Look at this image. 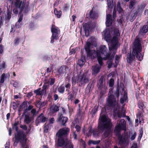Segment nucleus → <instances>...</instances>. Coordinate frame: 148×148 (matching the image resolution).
Returning a JSON list of instances; mask_svg holds the SVG:
<instances>
[{"instance_id":"1","label":"nucleus","mask_w":148,"mask_h":148,"mask_svg":"<svg viewBox=\"0 0 148 148\" xmlns=\"http://www.w3.org/2000/svg\"><path fill=\"white\" fill-rule=\"evenodd\" d=\"M95 39L92 38H89L86 42L85 49L87 53V56L90 58L93 59L97 57L99 64L101 65L103 64L102 60H106L110 59V54L107 52V48L105 45L101 46L100 48V53L94 50H90V48L92 47V46L96 47L97 44Z\"/></svg>"},{"instance_id":"2","label":"nucleus","mask_w":148,"mask_h":148,"mask_svg":"<svg viewBox=\"0 0 148 148\" xmlns=\"http://www.w3.org/2000/svg\"><path fill=\"white\" fill-rule=\"evenodd\" d=\"M98 128L100 133L106 130L104 133L102 137L105 140V147L108 148L111 144L110 132L109 130L111 128L112 123L110 119L108 116L103 115L100 116Z\"/></svg>"},{"instance_id":"3","label":"nucleus","mask_w":148,"mask_h":148,"mask_svg":"<svg viewBox=\"0 0 148 148\" xmlns=\"http://www.w3.org/2000/svg\"><path fill=\"white\" fill-rule=\"evenodd\" d=\"M142 47L140 40L138 39H136L134 42L133 46V55L131 53H128L127 55L128 61L129 63L135 59V56L140 61L143 60V55L140 53Z\"/></svg>"},{"instance_id":"4","label":"nucleus","mask_w":148,"mask_h":148,"mask_svg":"<svg viewBox=\"0 0 148 148\" xmlns=\"http://www.w3.org/2000/svg\"><path fill=\"white\" fill-rule=\"evenodd\" d=\"M103 33L104 34L105 39L107 42H111V45L110 47H109V49H116V46L117 45L118 37L119 36L120 33L119 30L115 29L114 32V36L112 39L110 35V30L107 29L103 31Z\"/></svg>"},{"instance_id":"5","label":"nucleus","mask_w":148,"mask_h":148,"mask_svg":"<svg viewBox=\"0 0 148 148\" xmlns=\"http://www.w3.org/2000/svg\"><path fill=\"white\" fill-rule=\"evenodd\" d=\"M110 92H109L108 94L109 96L107 100V104L109 106L114 109V114L118 116V117L120 118L121 117V114L117 111L119 108L118 101L116 100L114 96L110 95Z\"/></svg>"},{"instance_id":"6","label":"nucleus","mask_w":148,"mask_h":148,"mask_svg":"<svg viewBox=\"0 0 148 148\" xmlns=\"http://www.w3.org/2000/svg\"><path fill=\"white\" fill-rule=\"evenodd\" d=\"M78 74L77 76H74L72 78V83L75 84L76 83L79 84V85L81 86L84 85L89 81L88 75L87 73H85L82 74Z\"/></svg>"},{"instance_id":"7","label":"nucleus","mask_w":148,"mask_h":148,"mask_svg":"<svg viewBox=\"0 0 148 148\" xmlns=\"http://www.w3.org/2000/svg\"><path fill=\"white\" fill-rule=\"evenodd\" d=\"M27 139L25 136L19 133H17L15 135V141L14 145L16 146L17 144L20 142L21 144V148H29V146L26 144Z\"/></svg>"},{"instance_id":"8","label":"nucleus","mask_w":148,"mask_h":148,"mask_svg":"<svg viewBox=\"0 0 148 148\" xmlns=\"http://www.w3.org/2000/svg\"><path fill=\"white\" fill-rule=\"evenodd\" d=\"M8 0L12 3L13 2L12 0ZM15 6L16 8H19L21 12L23 11L24 13H27L29 10V3L27 2L24 3L21 0H15Z\"/></svg>"},{"instance_id":"9","label":"nucleus","mask_w":148,"mask_h":148,"mask_svg":"<svg viewBox=\"0 0 148 148\" xmlns=\"http://www.w3.org/2000/svg\"><path fill=\"white\" fill-rule=\"evenodd\" d=\"M57 145L58 146L62 147L63 148H73L71 142L65 137H58Z\"/></svg>"},{"instance_id":"10","label":"nucleus","mask_w":148,"mask_h":148,"mask_svg":"<svg viewBox=\"0 0 148 148\" xmlns=\"http://www.w3.org/2000/svg\"><path fill=\"white\" fill-rule=\"evenodd\" d=\"M51 32L52 33L51 36V42L53 43L54 40H57L58 38V34L60 33V31L58 28L54 25H52L51 27Z\"/></svg>"},{"instance_id":"11","label":"nucleus","mask_w":148,"mask_h":148,"mask_svg":"<svg viewBox=\"0 0 148 148\" xmlns=\"http://www.w3.org/2000/svg\"><path fill=\"white\" fill-rule=\"evenodd\" d=\"M69 131L70 129L69 128L64 127L60 129L56 133V136L58 137H65L66 136L69 134Z\"/></svg>"},{"instance_id":"12","label":"nucleus","mask_w":148,"mask_h":148,"mask_svg":"<svg viewBox=\"0 0 148 148\" xmlns=\"http://www.w3.org/2000/svg\"><path fill=\"white\" fill-rule=\"evenodd\" d=\"M69 71L68 67L65 65H63L58 68L56 71V75L62 76L65 74Z\"/></svg>"},{"instance_id":"13","label":"nucleus","mask_w":148,"mask_h":148,"mask_svg":"<svg viewBox=\"0 0 148 148\" xmlns=\"http://www.w3.org/2000/svg\"><path fill=\"white\" fill-rule=\"evenodd\" d=\"M68 120V118L66 117H64L62 114H59V117L58 118V121L62 123V125H64Z\"/></svg>"},{"instance_id":"14","label":"nucleus","mask_w":148,"mask_h":148,"mask_svg":"<svg viewBox=\"0 0 148 148\" xmlns=\"http://www.w3.org/2000/svg\"><path fill=\"white\" fill-rule=\"evenodd\" d=\"M102 65L103 64H102ZM100 66H99L98 64H96L92 67V74H97L99 72L101 68V65L100 64Z\"/></svg>"},{"instance_id":"15","label":"nucleus","mask_w":148,"mask_h":148,"mask_svg":"<svg viewBox=\"0 0 148 148\" xmlns=\"http://www.w3.org/2000/svg\"><path fill=\"white\" fill-rule=\"evenodd\" d=\"M148 32V25H144L141 28L139 33V35L140 36Z\"/></svg>"},{"instance_id":"16","label":"nucleus","mask_w":148,"mask_h":148,"mask_svg":"<svg viewBox=\"0 0 148 148\" xmlns=\"http://www.w3.org/2000/svg\"><path fill=\"white\" fill-rule=\"evenodd\" d=\"M47 119L44 116L43 114H41L37 118L36 120V122H38V123L45 122L47 121Z\"/></svg>"},{"instance_id":"17","label":"nucleus","mask_w":148,"mask_h":148,"mask_svg":"<svg viewBox=\"0 0 148 148\" xmlns=\"http://www.w3.org/2000/svg\"><path fill=\"white\" fill-rule=\"evenodd\" d=\"M122 91L121 92V94L124 95L123 97L120 99V102L121 103H123L127 99V93L124 90L123 88L122 89Z\"/></svg>"},{"instance_id":"18","label":"nucleus","mask_w":148,"mask_h":148,"mask_svg":"<svg viewBox=\"0 0 148 148\" xmlns=\"http://www.w3.org/2000/svg\"><path fill=\"white\" fill-rule=\"evenodd\" d=\"M83 28L85 31V35L87 37L89 35V31L91 30L89 23H86L83 25Z\"/></svg>"},{"instance_id":"19","label":"nucleus","mask_w":148,"mask_h":148,"mask_svg":"<svg viewBox=\"0 0 148 148\" xmlns=\"http://www.w3.org/2000/svg\"><path fill=\"white\" fill-rule=\"evenodd\" d=\"M112 23V20L111 19V16L109 14H108L106 16V25L107 26H110Z\"/></svg>"},{"instance_id":"20","label":"nucleus","mask_w":148,"mask_h":148,"mask_svg":"<svg viewBox=\"0 0 148 148\" xmlns=\"http://www.w3.org/2000/svg\"><path fill=\"white\" fill-rule=\"evenodd\" d=\"M46 104V102H41L40 101H36L35 105L38 108H41L45 106Z\"/></svg>"},{"instance_id":"21","label":"nucleus","mask_w":148,"mask_h":148,"mask_svg":"<svg viewBox=\"0 0 148 148\" xmlns=\"http://www.w3.org/2000/svg\"><path fill=\"white\" fill-rule=\"evenodd\" d=\"M50 110L51 112L53 113L59 111V107L56 105H53L50 107Z\"/></svg>"},{"instance_id":"22","label":"nucleus","mask_w":148,"mask_h":148,"mask_svg":"<svg viewBox=\"0 0 148 148\" xmlns=\"http://www.w3.org/2000/svg\"><path fill=\"white\" fill-rule=\"evenodd\" d=\"M90 17L92 19H96L97 17V14L95 12H93L92 10H91L89 12Z\"/></svg>"},{"instance_id":"23","label":"nucleus","mask_w":148,"mask_h":148,"mask_svg":"<svg viewBox=\"0 0 148 148\" xmlns=\"http://www.w3.org/2000/svg\"><path fill=\"white\" fill-rule=\"evenodd\" d=\"M54 13L58 18H60L62 15V12L61 11H57L56 9H54Z\"/></svg>"},{"instance_id":"24","label":"nucleus","mask_w":148,"mask_h":148,"mask_svg":"<svg viewBox=\"0 0 148 148\" xmlns=\"http://www.w3.org/2000/svg\"><path fill=\"white\" fill-rule=\"evenodd\" d=\"M31 121V119L28 116H25V118L24 120L25 123L27 124L29 123Z\"/></svg>"},{"instance_id":"25","label":"nucleus","mask_w":148,"mask_h":148,"mask_svg":"<svg viewBox=\"0 0 148 148\" xmlns=\"http://www.w3.org/2000/svg\"><path fill=\"white\" fill-rule=\"evenodd\" d=\"M1 69H4L6 68L7 65L6 62L4 61H3L1 64L0 65Z\"/></svg>"},{"instance_id":"26","label":"nucleus","mask_w":148,"mask_h":148,"mask_svg":"<svg viewBox=\"0 0 148 148\" xmlns=\"http://www.w3.org/2000/svg\"><path fill=\"white\" fill-rule=\"evenodd\" d=\"M65 88L64 86H60L58 89L59 92L61 93H63L64 91Z\"/></svg>"},{"instance_id":"27","label":"nucleus","mask_w":148,"mask_h":148,"mask_svg":"<svg viewBox=\"0 0 148 148\" xmlns=\"http://www.w3.org/2000/svg\"><path fill=\"white\" fill-rule=\"evenodd\" d=\"M23 15H21L20 16L18 20V21L16 23L15 26H16V27L17 28H19V26H17V24H19V23L21 22L23 19Z\"/></svg>"},{"instance_id":"28","label":"nucleus","mask_w":148,"mask_h":148,"mask_svg":"<svg viewBox=\"0 0 148 148\" xmlns=\"http://www.w3.org/2000/svg\"><path fill=\"white\" fill-rule=\"evenodd\" d=\"M51 126V125L49 124L45 126L44 127V131L45 132H47L48 130H50Z\"/></svg>"},{"instance_id":"29","label":"nucleus","mask_w":148,"mask_h":148,"mask_svg":"<svg viewBox=\"0 0 148 148\" xmlns=\"http://www.w3.org/2000/svg\"><path fill=\"white\" fill-rule=\"evenodd\" d=\"M99 132H100L99 131V132L96 130H94L93 132V136L95 137H98L99 135Z\"/></svg>"},{"instance_id":"30","label":"nucleus","mask_w":148,"mask_h":148,"mask_svg":"<svg viewBox=\"0 0 148 148\" xmlns=\"http://www.w3.org/2000/svg\"><path fill=\"white\" fill-rule=\"evenodd\" d=\"M31 112L33 116H36L38 114V112L34 108L32 109Z\"/></svg>"},{"instance_id":"31","label":"nucleus","mask_w":148,"mask_h":148,"mask_svg":"<svg viewBox=\"0 0 148 148\" xmlns=\"http://www.w3.org/2000/svg\"><path fill=\"white\" fill-rule=\"evenodd\" d=\"M40 88L34 90V92L37 95H42V91L40 90Z\"/></svg>"},{"instance_id":"32","label":"nucleus","mask_w":148,"mask_h":148,"mask_svg":"<svg viewBox=\"0 0 148 148\" xmlns=\"http://www.w3.org/2000/svg\"><path fill=\"white\" fill-rule=\"evenodd\" d=\"M85 62L84 61L79 59L78 61V64L80 67H82L84 64Z\"/></svg>"},{"instance_id":"33","label":"nucleus","mask_w":148,"mask_h":148,"mask_svg":"<svg viewBox=\"0 0 148 148\" xmlns=\"http://www.w3.org/2000/svg\"><path fill=\"white\" fill-rule=\"evenodd\" d=\"M68 95L69 94V95L68 97V98L69 100H71L72 101L73 98V95L71 93H70L69 90H68Z\"/></svg>"},{"instance_id":"34","label":"nucleus","mask_w":148,"mask_h":148,"mask_svg":"<svg viewBox=\"0 0 148 148\" xmlns=\"http://www.w3.org/2000/svg\"><path fill=\"white\" fill-rule=\"evenodd\" d=\"M117 9L119 13L122 12L123 11L122 8L121 7L120 4L119 3H117Z\"/></svg>"},{"instance_id":"35","label":"nucleus","mask_w":148,"mask_h":148,"mask_svg":"<svg viewBox=\"0 0 148 148\" xmlns=\"http://www.w3.org/2000/svg\"><path fill=\"white\" fill-rule=\"evenodd\" d=\"M108 7L109 8H112L113 5L112 4V2L110 1V0H107Z\"/></svg>"},{"instance_id":"36","label":"nucleus","mask_w":148,"mask_h":148,"mask_svg":"<svg viewBox=\"0 0 148 148\" xmlns=\"http://www.w3.org/2000/svg\"><path fill=\"white\" fill-rule=\"evenodd\" d=\"M138 107L140 109L142 110L143 109L144 105L142 102L139 101L138 102Z\"/></svg>"},{"instance_id":"37","label":"nucleus","mask_w":148,"mask_h":148,"mask_svg":"<svg viewBox=\"0 0 148 148\" xmlns=\"http://www.w3.org/2000/svg\"><path fill=\"white\" fill-rule=\"evenodd\" d=\"M5 77V73H3L1 77V79L0 81V82L1 83H3L4 81V79Z\"/></svg>"},{"instance_id":"38","label":"nucleus","mask_w":148,"mask_h":148,"mask_svg":"<svg viewBox=\"0 0 148 148\" xmlns=\"http://www.w3.org/2000/svg\"><path fill=\"white\" fill-rule=\"evenodd\" d=\"M71 85L70 83H67L65 85V87L66 88V90L68 92L69 89L70 88Z\"/></svg>"},{"instance_id":"39","label":"nucleus","mask_w":148,"mask_h":148,"mask_svg":"<svg viewBox=\"0 0 148 148\" xmlns=\"http://www.w3.org/2000/svg\"><path fill=\"white\" fill-rule=\"evenodd\" d=\"M114 79L112 78L111 79L109 82V86L110 87H112L114 85Z\"/></svg>"},{"instance_id":"40","label":"nucleus","mask_w":148,"mask_h":148,"mask_svg":"<svg viewBox=\"0 0 148 148\" xmlns=\"http://www.w3.org/2000/svg\"><path fill=\"white\" fill-rule=\"evenodd\" d=\"M90 27V29H92L95 27V26L96 24L94 23H89Z\"/></svg>"},{"instance_id":"41","label":"nucleus","mask_w":148,"mask_h":148,"mask_svg":"<svg viewBox=\"0 0 148 148\" xmlns=\"http://www.w3.org/2000/svg\"><path fill=\"white\" fill-rule=\"evenodd\" d=\"M103 78L102 77H101L99 81V86H101L103 84Z\"/></svg>"},{"instance_id":"42","label":"nucleus","mask_w":148,"mask_h":148,"mask_svg":"<svg viewBox=\"0 0 148 148\" xmlns=\"http://www.w3.org/2000/svg\"><path fill=\"white\" fill-rule=\"evenodd\" d=\"M136 15L137 14L136 12L134 13L133 14H132V18L130 19V20L132 21H133L135 19Z\"/></svg>"},{"instance_id":"43","label":"nucleus","mask_w":148,"mask_h":148,"mask_svg":"<svg viewBox=\"0 0 148 148\" xmlns=\"http://www.w3.org/2000/svg\"><path fill=\"white\" fill-rule=\"evenodd\" d=\"M100 140H97V141H93V140H90V143H92L93 144H97L100 143Z\"/></svg>"},{"instance_id":"44","label":"nucleus","mask_w":148,"mask_h":148,"mask_svg":"<svg viewBox=\"0 0 148 148\" xmlns=\"http://www.w3.org/2000/svg\"><path fill=\"white\" fill-rule=\"evenodd\" d=\"M136 132H134L132 135L131 136L130 139L131 140H134L136 137Z\"/></svg>"},{"instance_id":"45","label":"nucleus","mask_w":148,"mask_h":148,"mask_svg":"<svg viewBox=\"0 0 148 148\" xmlns=\"http://www.w3.org/2000/svg\"><path fill=\"white\" fill-rule=\"evenodd\" d=\"M130 5L129 6V8L130 9H132V7L134 6L135 4V3L133 1H132L130 2Z\"/></svg>"},{"instance_id":"46","label":"nucleus","mask_w":148,"mask_h":148,"mask_svg":"<svg viewBox=\"0 0 148 148\" xmlns=\"http://www.w3.org/2000/svg\"><path fill=\"white\" fill-rule=\"evenodd\" d=\"M11 17V13L8 12L7 13L6 18L9 20Z\"/></svg>"},{"instance_id":"47","label":"nucleus","mask_w":148,"mask_h":148,"mask_svg":"<svg viewBox=\"0 0 148 148\" xmlns=\"http://www.w3.org/2000/svg\"><path fill=\"white\" fill-rule=\"evenodd\" d=\"M49 123L50 124H53L55 121V119L53 118H52L49 119Z\"/></svg>"},{"instance_id":"48","label":"nucleus","mask_w":148,"mask_h":148,"mask_svg":"<svg viewBox=\"0 0 148 148\" xmlns=\"http://www.w3.org/2000/svg\"><path fill=\"white\" fill-rule=\"evenodd\" d=\"M55 80V79L54 78H52L51 79L50 83V85H52L54 83Z\"/></svg>"},{"instance_id":"49","label":"nucleus","mask_w":148,"mask_h":148,"mask_svg":"<svg viewBox=\"0 0 148 148\" xmlns=\"http://www.w3.org/2000/svg\"><path fill=\"white\" fill-rule=\"evenodd\" d=\"M20 127L21 128H22L23 130H27V127L26 125H21L20 126Z\"/></svg>"},{"instance_id":"50","label":"nucleus","mask_w":148,"mask_h":148,"mask_svg":"<svg viewBox=\"0 0 148 148\" xmlns=\"http://www.w3.org/2000/svg\"><path fill=\"white\" fill-rule=\"evenodd\" d=\"M112 59H110V61H108V66L109 68H110L111 66H112Z\"/></svg>"},{"instance_id":"51","label":"nucleus","mask_w":148,"mask_h":148,"mask_svg":"<svg viewBox=\"0 0 148 148\" xmlns=\"http://www.w3.org/2000/svg\"><path fill=\"white\" fill-rule=\"evenodd\" d=\"M75 128L77 132H79L81 129V127L78 125H76L75 127Z\"/></svg>"},{"instance_id":"52","label":"nucleus","mask_w":148,"mask_h":148,"mask_svg":"<svg viewBox=\"0 0 148 148\" xmlns=\"http://www.w3.org/2000/svg\"><path fill=\"white\" fill-rule=\"evenodd\" d=\"M139 133L140 134L139 135L138 137L139 138L140 137V138H141L142 136L143 133V131L141 129V130H139Z\"/></svg>"},{"instance_id":"53","label":"nucleus","mask_w":148,"mask_h":148,"mask_svg":"<svg viewBox=\"0 0 148 148\" xmlns=\"http://www.w3.org/2000/svg\"><path fill=\"white\" fill-rule=\"evenodd\" d=\"M88 132L90 133H93L94 130L92 129V127H90L88 129Z\"/></svg>"},{"instance_id":"54","label":"nucleus","mask_w":148,"mask_h":148,"mask_svg":"<svg viewBox=\"0 0 148 148\" xmlns=\"http://www.w3.org/2000/svg\"><path fill=\"white\" fill-rule=\"evenodd\" d=\"M131 148H138L137 144L135 143H133L132 144V146L131 147Z\"/></svg>"},{"instance_id":"55","label":"nucleus","mask_w":148,"mask_h":148,"mask_svg":"<svg viewBox=\"0 0 148 148\" xmlns=\"http://www.w3.org/2000/svg\"><path fill=\"white\" fill-rule=\"evenodd\" d=\"M53 97L55 101L56 100L58 99V95L56 94H55L54 95Z\"/></svg>"},{"instance_id":"56","label":"nucleus","mask_w":148,"mask_h":148,"mask_svg":"<svg viewBox=\"0 0 148 148\" xmlns=\"http://www.w3.org/2000/svg\"><path fill=\"white\" fill-rule=\"evenodd\" d=\"M13 12L15 14H18V12L17 8L14 9L13 10Z\"/></svg>"},{"instance_id":"57","label":"nucleus","mask_w":148,"mask_h":148,"mask_svg":"<svg viewBox=\"0 0 148 148\" xmlns=\"http://www.w3.org/2000/svg\"><path fill=\"white\" fill-rule=\"evenodd\" d=\"M19 39L18 38H17V39H16L15 40V42H14V44L17 45H18V43H19Z\"/></svg>"},{"instance_id":"58","label":"nucleus","mask_w":148,"mask_h":148,"mask_svg":"<svg viewBox=\"0 0 148 148\" xmlns=\"http://www.w3.org/2000/svg\"><path fill=\"white\" fill-rule=\"evenodd\" d=\"M3 46L2 45H0V53H2L3 51Z\"/></svg>"},{"instance_id":"59","label":"nucleus","mask_w":148,"mask_h":148,"mask_svg":"<svg viewBox=\"0 0 148 148\" xmlns=\"http://www.w3.org/2000/svg\"><path fill=\"white\" fill-rule=\"evenodd\" d=\"M51 68H48L47 69L46 72H45V73H48L51 72Z\"/></svg>"},{"instance_id":"60","label":"nucleus","mask_w":148,"mask_h":148,"mask_svg":"<svg viewBox=\"0 0 148 148\" xmlns=\"http://www.w3.org/2000/svg\"><path fill=\"white\" fill-rule=\"evenodd\" d=\"M75 52V50L73 49L69 53L70 55H71L73 53H74Z\"/></svg>"},{"instance_id":"61","label":"nucleus","mask_w":148,"mask_h":148,"mask_svg":"<svg viewBox=\"0 0 148 148\" xmlns=\"http://www.w3.org/2000/svg\"><path fill=\"white\" fill-rule=\"evenodd\" d=\"M33 108V106L32 105H29L28 107V108L27 109V110H32V108Z\"/></svg>"},{"instance_id":"62","label":"nucleus","mask_w":148,"mask_h":148,"mask_svg":"<svg viewBox=\"0 0 148 148\" xmlns=\"http://www.w3.org/2000/svg\"><path fill=\"white\" fill-rule=\"evenodd\" d=\"M115 63L116 64V65H114L115 67H117V65L119 63V60H115Z\"/></svg>"},{"instance_id":"63","label":"nucleus","mask_w":148,"mask_h":148,"mask_svg":"<svg viewBox=\"0 0 148 148\" xmlns=\"http://www.w3.org/2000/svg\"><path fill=\"white\" fill-rule=\"evenodd\" d=\"M77 134H76L75 132L73 133V137L74 139H76L77 138Z\"/></svg>"},{"instance_id":"64","label":"nucleus","mask_w":148,"mask_h":148,"mask_svg":"<svg viewBox=\"0 0 148 148\" xmlns=\"http://www.w3.org/2000/svg\"><path fill=\"white\" fill-rule=\"evenodd\" d=\"M97 111V109L96 108L94 107L92 110V112L93 113L95 114Z\"/></svg>"}]
</instances>
